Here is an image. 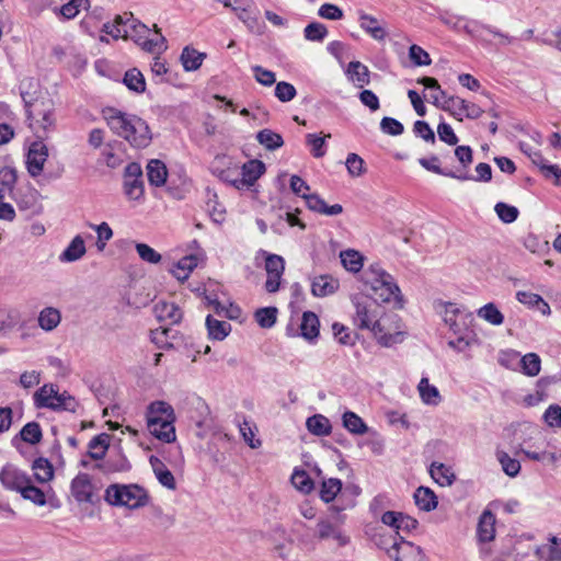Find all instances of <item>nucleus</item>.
<instances>
[{
  "label": "nucleus",
  "instance_id": "69168bd1",
  "mask_svg": "<svg viewBox=\"0 0 561 561\" xmlns=\"http://www.w3.org/2000/svg\"><path fill=\"white\" fill-rule=\"evenodd\" d=\"M409 57L415 66H428L432 62L428 53L415 44L410 47Z\"/></svg>",
  "mask_w": 561,
  "mask_h": 561
},
{
  "label": "nucleus",
  "instance_id": "dca6fc26",
  "mask_svg": "<svg viewBox=\"0 0 561 561\" xmlns=\"http://www.w3.org/2000/svg\"><path fill=\"white\" fill-rule=\"evenodd\" d=\"M43 438V432L41 425L37 422L26 423L18 435L12 438V445L18 448L20 442L27 443L30 445H36L41 443Z\"/></svg>",
  "mask_w": 561,
  "mask_h": 561
},
{
  "label": "nucleus",
  "instance_id": "8fccbe9b",
  "mask_svg": "<svg viewBox=\"0 0 561 561\" xmlns=\"http://www.w3.org/2000/svg\"><path fill=\"white\" fill-rule=\"evenodd\" d=\"M21 495L36 505L43 506L46 504V496L44 492L32 484V480L25 484V486L20 491Z\"/></svg>",
  "mask_w": 561,
  "mask_h": 561
},
{
  "label": "nucleus",
  "instance_id": "bf43d9fd",
  "mask_svg": "<svg viewBox=\"0 0 561 561\" xmlns=\"http://www.w3.org/2000/svg\"><path fill=\"white\" fill-rule=\"evenodd\" d=\"M124 190L129 199L138 201L144 194L142 179L125 180Z\"/></svg>",
  "mask_w": 561,
  "mask_h": 561
},
{
  "label": "nucleus",
  "instance_id": "4d7b16f0",
  "mask_svg": "<svg viewBox=\"0 0 561 561\" xmlns=\"http://www.w3.org/2000/svg\"><path fill=\"white\" fill-rule=\"evenodd\" d=\"M291 482L295 488L304 493H309L313 488V482L304 470H295L291 476Z\"/></svg>",
  "mask_w": 561,
  "mask_h": 561
},
{
  "label": "nucleus",
  "instance_id": "f8f14e48",
  "mask_svg": "<svg viewBox=\"0 0 561 561\" xmlns=\"http://www.w3.org/2000/svg\"><path fill=\"white\" fill-rule=\"evenodd\" d=\"M30 480L27 473L12 463H7L0 471V481L8 490L20 492Z\"/></svg>",
  "mask_w": 561,
  "mask_h": 561
},
{
  "label": "nucleus",
  "instance_id": "49530a36",
  "mask_svg": "<svg viewBox=\"0 0 561 561\" xmlns=\"http://www.w3.org/2000/svg\"><path fill=\"white\" fill-rule=\"evenodd\" d=\"M341 489L342 482L340 479L331 478L324 480L321 485L320 497L325 503H329L335 499Z\"/></svg>",
  "mask_w": 561,
  "mask_h": 561
},
{
  "label": "nucleus",
  "instance_id": "bb28decb",
  "mask_svg": "<svg viewBox=\"0 0 561 561\" xmlns=\"http://www.w3.org/2000/svg\"><path fill=\"white\" fill-rule=\"evenodd\" d=\"M360 27L367 32L374 39L383 41L387 33L386 30L379 25L378 20L364 12L359 13Z\"/></svg>",
  "mask_w": 561,
  "mask_h": 561
},
{
  "label": "nucleus",
  "instance_id": "9b49d317",
  "mask_svg": "<svg viewBox=\"0 0 561 561\" xmlns=\"http://www.w3.org/2000/svg\"><path fill=\"white\" fill-rule=\"evenodd\" d=\"M388 554L394 561H426L422 549L407 540L394 542Z\"/></svg>",
  "mask_w": 561,
  "mask_h": 561
},
{
  "label": "nucleus",
  "instance_id": "ea45409f",
  "mask_svg": "<svg viewBox=\"0 0 561 561\" xmlns=\"http://www.w3.org/2000/svg\"><path fill=\"white\" fill-rule=\"evenodd\" d=\"M342 265L352 273H357L363 267V255L356 250H345L340 253Z\"/></svg>",
  "mask_w": 561,
  "mask_h": 561
},
{
  "label": "nucleus",
  "instance_id": "c9c22d12",
  "mask_svg": "<svg viewBox=\"0 0 561 561\" xmlns=\"http://www.w3.org/2000/svg\"><path fill=\"white\" fill-rule=\"evenodd\" d=\"M301 335L307 340H312L319 334V319L316 313L306 311L302 314L300 324Z\"/></svg>",
  "mask_w": 561,
  "mask_h": 561
},
{
  "label": "nucleus",
  "instance_id": "20e7f679",
  "mask_svg": "<svg viewBox=\"0 0 561 561\" xmlns=\"http://www.w3.org/2000/svg\"><path fill=\"white\" fill-rule=\"evenodd\" d=\"M364 284L367 296L377 304L400 301L401 291L393 277L387 273L379 264H373L364 273Z\"/></svg>",
  "mask_w": 561,
  "mask_h": 561
},
{
  "label": "nucleus",
  "instance_id": "4be33fe9",
  "mask_svg": "<svg viewBox=\"0 0 561 561\" xmlns=\"http://www.w3.org/2000/svg\"><path fill=\"white\" fill-rule=\"evenodd\" d=\"M85 244L84 240L81 236H76L69 245L64 250V252L59 255L60 262H76L80 260L85 254Z\"/></svg>",
  "mask_w": 561,
  "mask_h": 561
},
{
  "label": "nucleus",
  "instance_id": "603ef678",
  "mask_svg": "<svg viewBox=\"0 0 561 561\" xmlns=\"http://www.w3.org/2000/svg\"><path fill=\"white\" fill-rule=\"evenodd\" d=\"M494 210L499 218L505 224L514 222L519 215V211L515 206L503 202L497 203L494 207Z\"/></svg>",
  "mask_w": 561,
  "mask_h": 561
},
{
  "label": "nucleus",
  "instance_id": "79ce46f5",
  "mask_svg": "<svg viewBox=\"0 0 561 561\" xmlns=\"http://www.w3.org/2000/svg\"><path fill=\"white\" fill-rule=\"evenodd\" d=\"M32 469L34 477L39 483H46L54 477V469L51 463L46 458H38L34 460Z\"/></svg>",
  "mask_w": 561,
  "mask_h": 561
},
{
  "label": "nucleus",
  "instance_id": "1a4fd4ad",
  "mask_svg": "<svg viewBox=\"0 0 561 561\" xmlns=\"http://www.w3.org/2000/svg\"><path fill=\"white\" fill-rule=\"evenodd\" d=\"M264 172L265 164L262 161L254 159L242 165L240 178L231 180L227 178L226 181L230 182L236 188L241 190L254 185Z\"/></svg>",
  "mask_w": 561,
  "mask_h": 561
},
{
  "label": "nucleus",
  "instance_id": "cd10ccee",
  "mask_svg": "<svg viewBox=\"0 0 561 561\" xmlns=\"http://www.w3.org/2000/svg\"><path fill=\"white\" fill-rule=\"evenodd\" d=\"M208 336L211 340L222 341L230 332L231 325L226 321H219L208 314L206 318Z\"/></svg>",
  "mask_w": 561,
  "mask_h": 561
},
{
  "label": "nucleus",
  "instance_id": "de8ad7c7",
  "mask_svg": "<svg viewBox=\"0 0 561 561\" xmlns=\"http://www.w3.org/2000/svg\"><path fill=\"white\" fill-rule=\"evenodd\" d=\"M523 373L527 376L535 377L540 373L541 360L535 353H528L520 358Z\"/></svg>",
  "mask_w": 561,
  "mask_h": 561
},
{
  "label": "nucleus",
  "instance_id": "b1692460",
  "mask_svg": "<svg viewBox=\"0 0 561 561\" xmlns=\"http://www.w3.org/2000/svg\"><path fill=\"white\" fill-rule=\"evenodd\" d=\"M414 501L417 507L424 512H431L437 507V496L426 486H419L414 492Z\"/></svg>",
  "mask_w": 561,
  "mask_h": 561
},
{
  "label": "nucleus",
  "instance_id": "338daca9",
  "mask_svg": "<svg viewBox=\"0 0 561 561\" xmlns=\"http://www.w3.org/2000/svg\"><path fill=\"white\" fill-rule=\"evenodd\" d=\"M380 129L382 133L391 136H399L403 133V125L396 118L383 117L380 122Z\"/></svg>",
  "mask_w": 561,
  "mask_h": 561
},
{
  "label": "nucleus",
  "instance_id": "052dcab7",
  "mask_svg": "<svg viewBox=\"0 0 561 561\" xmlns=\"http://www.w3.org/2000/svg\"><path fill=\"white\" fill-rule=\"evenodd\" d=\"M265 271L267 274H284L285 261L280 255L267 254L265 259Z\"/></svg>",
  "mask_w": 561,
  "mask_h": 561
},
{
  "label": "nucleus",
  "instance_id": "09e8293b",
  "mask_svg": "<svg viewBox=\"0 0 561 561\" xmlns=\"http://www.w3.org/2000/svg\"><path fill=\"white\" fill-rule=\"evenodd\" d=\"M276 316L277 309L275 307H265L257 309L254 318L261 328L270 329L275 324Z\"/></svg>",
  "mask_w": 561,
  "mask_h": 561
},
{
  "label": "nucleus",
  "instance_id": "393cba45",
  "mask_svg": "<svg viewBox=\"0 0 561 561\" xmlns=\"http://www.w3.org/2000/svg\"><path fill=\"white\" fill-rule=\"evenodd\" d=\"M346 75L358 88H363L370 82L369 70L360 61H351L347 66Z\"/></svg>",
  "mask_w": 561,
  "mask_h": 561
},
{
  "label": "nucleus",
  "instance_id": "2f4dec72",
  "mask_svg": "<svg viewBox=\"0 0 561 561\" xmlns=\"http://www.w3.org/2000/svg\"><path fill=\"white\" fill-rule=\"evenodd\" d=\"M197 257L195 255H186L182 257L171 270L173 276L180 282L188 278L192 271L197 266Z\"/></svg>",
  "mask_w": 561,
  "mask_h": 561
},
{
  "label": "nucleus",
  "instance_id": "680f3d73",
  "mask_svg": "<svg viewBox=\"0 0 561 561\" xmlns=\"http://www.w3.org/2000/svg\"><path fill=\"white\" fill-rule=\"evenodd\" d=\"M92 229H94L98 233L96 247L99 251H103L106 244V241L112 239L113 230L106 222H102L100 225H90Z\"/></svg>",
  "mask_w": 561,
  "mask_h": 561
},
{
  "label": "nucleus",
  "instance_id": "aec40b11",
  "mask_svg": "<svg viewBox=\"0 0 561 561\" xmlns=\"http://www.w3.org/2000/svg\"><path fill=\"white\" fill-rule=\"evenodd\" d=\"M337 288L339 280L327 274L314 277L311 283V293L316 297L332 295Z\"/></svg>",
  "mask_w": 561,
  "mask_h": 561
},
{
  "label": "nucleus",
  "instance_id": "e433bc0d",
  "mask_svg": "<svg viewBox=\"0 0 561 561\" xmlns=\"http://www.w3.org/2000/svg\"><path fill=\"white\" fill-rule=\"evenodd\" d=\"M53 407L54 408H49V410H53L56 412L67 411V412L76 413L79 408V402L69 392H67V391L59 392L58 391V396H56V398L53 402Z\"/></svg>",
  "mask_w": 561,
  "mask_h": 561
},
{
  "label": "nucleus",
  "instance_id": "f03ea898",
  "mask_svg": "<svg viewBox=\"0 0 561 561\" xmlns=\"http://www.w3.org/2000/svg\"><path fill=\"white\" fill-rule=\"evenodd\" d=\"M105 119L111 130L124 138L135 148H146L151 142L148 124L134 114H127L115 108L105 112Z\"/></svg>",
  "mask_w": 561,
  "mask_h": 561
},
{
  "label": "nucleus",
  "instance_id": "423d86ee",
  "mask_svg": "<svg viewBox=\"0 0 561 561\" xmlns=\"http://www.w3.org/2000/svg\"><path fill=\"white\" fill-rule=\"evenodd\" d=\"M335 513L334 517H321L318 519L316 529L313 530V539L320 541L332 539L339 547H344L348 543V537L343 533L341 526L344 523V516L339 513L343 507L333 505L330 507Z\"/></svg>",
  "mask_w": 561,
  "mask_h": 561
},
{
  "label": "nucleus",
  "instance_id": "a18cd8bd",
  "mask_svg": "<svg viewBox=\"0 0 561 561\" xmlns=\"http://www.w3.org/2000/svg\"><path fill=\"white\" fill-rule=\"evenodd\" d=\"M496 458L502 466L503 471L508 477H516L520 471V462L517 459L512 458L507 453L503 450L496 451Z\"/></svg>",
  "mask_w": 561,
  "mask_h": 561
},
{
  "label": "nucleus",
  "instance_id": "a878e982",
  "mask_svg": "<svg viewBox=\"0 0 561 561\" xmlns=\"http://www.w3.org/2000/svg\"><path fill=\"white\" fill-rule=\"evenodd\" d=\"M148 181L153 186H162L168 176L165 164L160 160H150L147 165Z\"/></svg>",
  "mask_w": 561,
  "mask_h": 561
},
{
  "label": "nucleus",
  "instance_id": "6e6552de",
  "mask_svg": "<svg viewBox=\"0 0 561 561\" xmlns=\"http://www.w3.org/2000/svg\"><path fill=\"white\" fill-rule=\"evenodd\" d=\"M442 110L449 112L453 116L462 121V116L470 119L479 118L483 110L474 103L460 98L449 96L443 104Z\"/></svg>",
  "mask_w": 561,
  "mask_h": 561
},
{
  "label": "nucleus",
  "instance_id": "412c9836",
  "mask_svg": "<svg viewBox=\"0 0 561 561\" xmlns=\"http://www.w3.org/2000/svg\"><path fill=\"white\" fill-rule=\"evenodd\" d=\"M58 387L53 383H45L39 389H37L33 396L34 404L38 409H49L54 408L53 402L58 396Z\"/></svg>",
  "mask_w": 561,
  "mask_h": 561
},
{
  "label": "nucleus",
  "instance_id": "7c9ffc66",
  "mask_svg": "<svg viewBox=\"0 0 561 561\" xmlns=\"http://www.w3.org/2000/svg\"><path fill=\"white\" fill-rule=\"evenodd\" d=\"M173 408L164 401L151 402L146 412L147 424L151 423V419H158L163 421L164 417L174 416Z\"/></svg>",
  "mask_w": 561,
  "mask_h": 561
},
{
  "label": "nucleus",
  "instance_id": "f3484780",
  "mask_svg": "<svg viewBox=\"0 0 561 561\" xmlns=\"http://www.w3.org/2000/svg\"><path fill=\"white\" fill-rule=\"evenodd\" d=\"M153 313L159 321H169L176 324L182 319V311L174 302L158 301L153 306Z\"/></svg>",
  "mask_w": 561,
  "mask_h": 561
},
{
  "label": "nucleus",
  "instance_id": "a19ab883",
  "mask_svg": "<svg viewBox=\"0 0 561 561\" xmlns=\"http://www.w3.org/2000/svg\"><path fill=\"white\" fill-rule=\"evenodd\" d=\"M343 426L352 434L363 435L368 432V426L356 413L347 411L343 414Z\"/></svg>",
  "mask_w": 561,
  "mask_h": 561
},
{
  "label": "nucleus",
  "instance_id": "a211bd4d",
  "mask_svg": "<svg viewBox=\"0 0 561 561\" xmlns=\"http://www.w3.org/2000/svg\"><path fill=\"white\" fill-rule=\"evenodd\" d=\"M301 197L306 201V204L310 210L327 216H335L343 211L342 205L334 204L328 206L327 203L317 194H302Z\"/></svg>",
  "mask_w": 561,
  "mask_h": 561
},
{
  "label": "nucleus",
  "instance_id": "39448f33",
  "mask_svg": "<svg viewBox=\"0 0 561 561\" xmlns=\"http://www.w3.org/2000/svg\"><path fill=\"white\" fill-rule=\"evenodd\" d=\"M105 501L114 506L136 510L147 505L149 495L138 484H111L105 490Z\"/></svg>",
  "mask_w": 561,
  "mask_h": 561
},
{
  "label": "nucleus",
  "instance_id": "0e129e2a",
  "mask_svg": "<svg viewBox=\"0 0 561 561\" xmlns=\"http://www.w3.org/2000/svg\"><path fill=\"white\" fill-rule=\"evenodd\" d=\"M252 71L255 80L264 87H271L276 82L275 73L262 66H253Z\"/></svg>",
  "mask_w": 561,
  "mask_h": 561
},
{
  "label": "nucleus",
  "instance_id": "4c0bfd02",
  "mask_svg": "<svg viewBox=\"0 0 561 561\" xmlns=\"http://www.w3.org/2000/svg\"><path fill=\"white\" fill-rule=\"evenodd\" d=\"M256 140L270 151L276 150L284 145L283 137L278 133L267 128L257 133Z\"/></svg>",
  "mask_w": 561,
  "mask_h": 561
},
{
  "label": "nucleus",
  "instance_id": "37998d69",
  "mask_svg": "<svg viewBox=\"0 0 561 561\" xmlns=\"http://www.w3.org/2000/svg\"><path fill=\"white\" fill-rule=\"evenodd\" d=\"M124 83L129 90L136 93H142L146 90L145 78L136 68L126 71L124 76Z\"/></svg>",
  "mask_w": 561,
  "mask_h": 561
},
{
  "label": "nucleus",
  "instance_id": "774afa93",
  "mask_svg": "<svg viewBox=\"0 0 561 561\" xmlns=\"http://www.w3.org/2000/svg\"><path fill=\"white\" fill-rule=\"evenodd\" d=\"M545 422L551 427H561V407L551 404L543 414Z\"/></svg>",
  "mask_w": 561,
  "mask_h": 561
},
{
  "label": "nucleus",
  "instance_id": "c03bdc74",
  "mask_svg": "<svg viewBox=\"0 0 561 561\" xmlns=\"http://www.w3.org/2000/svg\"><path fill=\"white\" fill-rule=\"evenodd\" d=\"M478 316L493 325H501L504 322V316L493 302L481 307Z\"/></svg>",
  "mask_w": 561,
  "mask_h": 561
},
{
  "label": "nucleus",
  "instance_id": "5fc2aeb1",
  "mask_svg": "<svg viewBox=\"0 0 561 561\" xmlns=\"http://www.w3.org/2000/svg\"><path fill=\"white\" fill-rule=\"evenodd\" d=\"M304 34L308 41L322 42L328 35V30L325 25L318 22H312L305 27Z\"/></svg>",
  "mask_w": 561,
  "mask_h": 561
},
{
  "label": "nucleus",
  "instance_id": "13d9d810",
  "mask_svg": "<svg viewBox=\"0 0 561 561\" xmlns=\"http://www.w3.org/2000/svg\"><path fill=\"white\" fill-rule=\"evenodd\" d=\"M297 95L296 88L286 81H280L276 83L275 87V96L283 103L289 102L295 99Z\"/></svg>",
  "mask_w": 561,
  "mask_h": 561
},
{
  "label": "nucleus",
  "instance_id": "f257e3e1",
  "mask_svg": "<svg viewBox=\"0 0 561 561\" xmlns=\"http://www.w3.org/2000/svg\"><path fill=\"white\" fill-rule=\"evenodd\" d=\"M352 301L355 307L354 324L358 329L370 330L378 343L386 347L402 342L401 332L388 331L389 317L383 316L379 304L364 294L355 295Z\"/></svg>",
  "mask_w": 561,
  "mask_h": 561
},
{
  "label": "nucleus",
  "instance_id": "9d476101",
  "mask_svg": "<svg viewBox=\"0 0 561 561\" xmlns=\"http://www.w3.org/2000/svg\"><path fill=\"white\" fill-rule=\"evenodd\" d=\"M47 158L48 149L44 139H37L31 144L26 156L27 171L31 176L36 178L43 172Z\"/></svg>",
  "mask_w": 561,
  "mask_h": 561
},
{
  "label": "nucleus",
  "instance_id": "864d4df0",
  "mask_svg": "<svg viewBox=\"0 0 561 561\" xmlns=\"http://www.w3.org/2000/svg\"><path fill=\"white\" fill-rule=\"evenodd\" d=\"M238 19L241 20L247 27L253 32L261 34L263 30V24L259 21V19L247 10V8L239 7V11H234Z\"/></svg>",
  "mask_w": 561,
  "mask_h": 561
},
{
  "label": "nucleus",
  "instance_id": "6e6d98bb",
  "mask_svg": "<svg viewBox=\"0 0 561 561\" xmlns=\"http://www.w3.org/2000/svg\"><path fill=\"white\" fill-rule=\"evenodd\" d=\"M331 134L320 137L316 134H308L306 136L307 145L311 147V153L314 158H321L325 154L324 144L325 139L330 138Z\"/></svg>",
  "mask_w": 561,
  "mask_h": 561
},
{
  "label": "nucleus",
  "instance_id": "e2e57ef3",
  "mask_svg": "<svg viewBox=\"0 0 561 561\" xmlns=\"http://www.w3.org/2000/svg\"><path fill=\"white\" fill-rule=\"evenodd\" d=\"M136 251L142 261L151 264H157L162 259L154 249L146 243H136Z\"/></svg>",
  "mask_w": 561,
  "mask_h": 561
},
{
  "label": "nucleus",
  "instance_id": "f704fd0d",
  "mask_svg": "<svg viewBox=\"0 0 561 561\" xmlns=\"http://www.w3.org/2000/svg\"><path fill=\"white\" fill-rule=\"evenodd\" d=\"M108 445L110 435L102 433L90 440L88 455L94 460L103 459L108 449Z\"/></svg>",
  "mask_w": 561,
  "mask_h": 561
},
{
  "label": "nucleus",
  "instance_id": "c85d7f7f",
  "mask_svg": "<svg viewBox=\"0 0 561 561\" xmlns=\"http://www.w3.org/2000/svg\"><path fill=\"white\" fill-rule=\"evenodd\" d=\"M306 426L311 434L317 436H327L332 430L329 419L322 414H314L308 417Z\"/></svg>",
  "mask_w": 561,
  "mask_h": 561
},
{
  "label": "nucleus",
  "instance_id": "5701e85b",
  "mask_svg": "<svg viewBox=\"0 0 561 561\" xmlns=\"http://www.w3.org/2000/svg\"><path fill=\"white\" fill-rule=\"evenodd\" d=\"M438 162H439V159L437 156L419 159V163L427 171L434 172L439 175L457 179L460 181H468L469 179H471L467 173L457 174L453 171L444 170L439 167Z\"/></svg>",
  "mask_w": 561,
  "mask_h": 561
},
{
  "label": "nucleus",
  "instance_id": "3c124183",
  "mask_svg": "<svg viewBox=\"0 0 561 561\" xmlns=\"http://www.w3.org/2000/svg\"><path fill=\"white\" fill-rule=\"evenodd\" d=\"M20 321L16 310L0 309V334L12 330Z\"/></svg>",
  "mask_w": 561,
  "mask_h": 561
},
{
  "label": "nucleus",
  "instance_id": "4468645a",
  "mask_svg": "<svg viewBox=\"0 0 561 561\" xmlns=\"http://www.w3.org/2000/svg\"><path fill=\"white\" fill-rule=\"evenodd\" d=\"M175 415L171 417H164L163 421L158 419H151V423L147 424L149 432L158 439L164 443H172L175 440V428L174 423Z\"/></svg>",
  "mask_w": 561,
  "mask_h": 561
},
{
  "label": "nucleus",
  "instance_id": "58836bf2",
  "mask_svg": "<svg viewBox=\"0 0 561 561\" xmlns=\"http://www.w3.org/2000/svg\"><path fill=\"white\" fill-rule=\"evenodd\" d=\"M420 397L426 404L437 405L440 401V394L438 389L430 385L428 379L423 377L417 386Z\"/></svg>",
  "mask_w": 561,
  "mask_h": 561
},
{
  "label": "nucleus",
  "instance_id": "473e14b6",
  "mask_svg": "<svg viewBox=\"0 0 561 561\" xmlns=\"http://www.w3.org/2000/svg\"><path fill=\"white\" fill-rule=\"evenodd\" d=\"M61 321L60 311L53 307L44 308L38 314V325L44 331L54 330Z\"/></svg>",
  "mask_w": 561,
  "mask_h": 561
},
{
  "label": "nucleus",
  "instance_id": "2eb2a0df",
  "mask_svg": "<svg viewBox=\"0 0 561 561\" xmlns=\"http://www.w3.org/2000/svg\"><path fill=\"white\" fill-rule=\"evenodd\" d=\"M495 515L490 510H484L479 517L477 538L479 542H490L495 538Z\"/></svg>",
  "mask_w": 561,
  "mask_h": 561
},
{
  "label": "nucleus",
  "instance_id": "7ed1b4c3",
  "mask_svg": "<svg viewBox=\"0 0 561 561\" xmlns=\"http://www.w3.org/2000/svg\"><path fill=\"white\" fill-rule=\"evenodd\" d=\"M26 110V121L30 129L37 139H46L56 129V106L48 95L27 100L23 96Z\"/></svg>",
  "mask_w": 561,
  "mask_h": 561
},
{
  "label": "nucleus",
  "instance_id": "0eeeda50",
  "mask_svg": "<svg viewBox=\"0 0 561 561\" xmlns=\"http://www.w3.org/2000/svg\"><path fill=\"white\" fill-rule=\"evenodd\" d=\"M150 30L142 23L133 19L125 22L124 37L131 38L149 53H161L167 49L165 38L157 31L156 38H149Z\"/></svg>",
  "mask_w": 561,
  "mask_h": 561
},
{
  "label": "nucleus",
  "instance_id": "6ab92c4d",
  "mask_svg": "<svg viewBox=\"0 0 561 561\" xmlns=\"http://www.w3.org/2000/svg\"><path fill=\"white\" fill-rule=\"evenodd\" d=\"M149 462L158 481L169 490H175L176 482L173 473L167 468L164 462L157 456H150Z\"/></svg>",
  "mask_w": 561,
  "mask_h": 561
},
{
  "label": "nucleus",
  "instance_id": "c756f323",
  "mask_svg": "<svg viewBox=\"0 0 561 561\" xmlns=\"http://www.w3.org/2000/svg\"><path fill=\"white\" fill-rule=\"evenodd\" d=\"M417 83L423 84L426 89L433 90L430 94V99L432 103L442 108V104L449 98L446 95L445 91L442 90L438 81L432 77H422L417 80Z\"/></svg>",
  "mask_w": 561,
  "mask_h": 561
},
{
  "label": "nucleus",
  "instance_id": "72a5a7b5",
  "mask_svg": "<svg viewBox=\"0 0 561 561\" xmlns=\"http://www.w3.org/2000/svg\"><path fill=\"white\" fill-rule=\"evenodd\" d=\"M206 54L199 53L194 48L185 47L181 54V61L185 71L197 70L205 59Z\"/></svg>",
  "mask_w": 561,
  "mask_h": 561
},
{
  "label": "nucleus",
  "instance_id": "ddd939ff",
  "mask_svg": "<svg viewBox=\"0 0 561 561\" xmlns=\"http://www.w3.org/2000/svg\"><path fill=\"white\" fill-rule=\"evenodd\" d=\"M71 494L79 503H92L93 484L88 473H79L71 481Z\"/></svg>",
  "mask_w": 561,
  "mask_h": 561
}]
</instances>
